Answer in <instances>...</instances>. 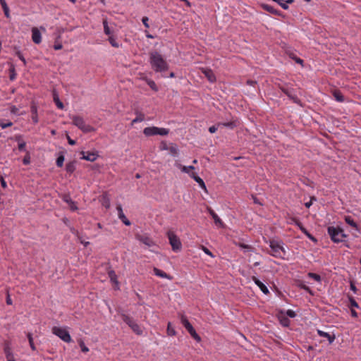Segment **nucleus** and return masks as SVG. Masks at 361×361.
Masks as SVG:
<instances>
[{
  "instance_id": "6ab92c4d",
  "label": "nucleus",
  "mask_w": 361,
  "mask_h": 361,
  "mask_svg": "<svg viewBox=\"0 0 361 361\" xmlns=\"http://www.w3.org/2000/svg\"><path fill=\"white\" fill-rule=\"evenodd\" d=\"M262 7L263 8V9L269 12L270 13H272V14H274V15H276L279 16H281L282 15L281 11L276 10L273 6H271L269 4H262Z\"/></svg>"
},
{
  "instance_id": "f3484780",
  "label": "nucleus",
  "mask_w": 361,
  "mask_h": 361,
  "mask_svg": "<svg viewBox=\"0 0 361 361\" xmlns=\"http://www.w3.org/2000/svg\"><path fill=\"white\" fill-rule=\"evenodd\" d=\"M63 200L66 202L67 204H68V205L70 206V208L72 211H75L78 209V207L76 206V204L74 201L72 200V199L71 198L70 195H63Z\"/></svg>"
},
{
  "instance_id": "c9c22d12",
  "label": "nucleus",
  "mask_w": 361,
  "mask_h": 361,
  "mask_svg": "<svg viewBox=\"0 0 361 361\" xmlns=\"http://www.w3.org/2000/svg\"><path fill=\"white\" fill-rule=\"evenodd\" d=\"M283 313H285L286 317H288L290 318H294L296 317V313L292 310H288L286 312H283V311L281 312V314H283Z\"/></svg>"
},
{
  "instance_id": "473e14b6",
  "label": "nucleus",
  "mask_w": 361,
  "mask_h": 361,
  "mask_svg": "<svg viewBox=\"0 0 361 361\" xmlns=\"http://www.w3.org/2000/svg\"><path fill=\"white\" fill-rule=\"evenodd\" d=\"M78 344H79V346L80 347V349H81V351L82 353H87L89 352V348L85 345V342L83 341V340L82 339H80L78 340Z\"/></svg>"
},
{
  "instance_id": "5fc2aeb1",
  "label": "nucleus",
  "mask_w": 361,
  "mask_h": 361,
  "mask_svg": "<svg viewBox=\"0 0 361 361\" xmlns=\"http://www.w3.org/2000/svg\"><path fill=\"white\" fill-rule=\"evenodd\" d=\"M219 127V126H218V125H217V126H210V127L209 128V133H216Z\"/></svg>"
},
{
  "instance_id": "72a5a7b5",
  "label": "nucleus",
  "mask_w": 361,
  "mask_h": 361,
  "mask_svg": "<svg viewBox=\"0 0 361 361\" xmlns=\"http://www.w3.org/2000/svg\"><path fill=\"white\" fill-rule=\"evenodd\" d=\"M108 274H109V276L111 279V281L114 283H116V284H118V281H117V276L115 273L114 271L113 270H111L108 272Z\"/></svg>"
},
{
  "instance_id": "e433bc0d",
  "label": "nucleus",
  "mask_w": 361,
  "mask_h": 361,
  "mask_svg": "<svg viewBox=\"0 0 361 361\" xmlns=\"http://www.w3.org/2000/svg\"><path fill=\"white\" fill-rule=\"evenodd\" d=\"M147 85L150 87L152 90H153L155 92L158 91L157 85H156L155 82L152 80H148L147 81Z\"/></svg>"
},
{
  "instance_id": "f03ea898",
  "label": "nucleus",
  "mask_w": 361,
  "mask_h": 361,
  "mask_svg": "<svg viewBox=\"0 0 361 361\" xmlns=\"http://www.w3.org/2000/svg\"><path fill=\"white\" fill-rule=\"evenodd\" d=\"M269 245L271 248L269 254L276 258H284L286 250L283 247V243L281 240H271L269 241Z\"/></svg>"
},
{
  "instance_id": "a19ab883",
  "label": "nucleus",
  "mask_w": 361,
  "mask_h": 361,
  "mask_svg": "<svg viewBox=\"0 0 361 361\" xmlns=\"http://www.w3.org/2000/svg\"><path fill=\"white\" fill-rule=\"evenodd\" d=\"M189 334L195 340H196L198 342L200 341V336L196 333L194 328L191 330V331L189 332Z\"/></svg>"
},
{
  "instance_id": "4d7b16f0",
  "label": "nucleus",
  "mask_w": 361,
  "mask_h": 361,
  "mask_svg": "<svg viewBox=\"0 0 361 361\" xmlns=\"http://www.w3.org/2000/svg\"><path fill=\"white\" fill-rule=\"evenodd\" d=\"M23 162L25 165H27L30 164V157L29 155L26 156L24 157L23 160Z\"/></svg>"
},
{
  "instance_id": "ea45409f",
  "label": "nucleus",
  "mask_w": 361,
  "mask_h": 361,
  "mask_svg": "<svg viewBox=\"0 0 361 361\" xmlns=\"http://www.w3.org/2000/svg\"><path fill=\"white\" fill-rule=\"evenodd\" d=\"M109 42L111 45L114 47H119V44L116 42V39L113 36H109Z\"/></svg>"
},
{
  "instance_id": "4468645a",
  "label": "nucleus",
  "mask_w": 361,
  "mask_h": 361,
  "mask_svg": "<svg viewBox=\"0 0 361 361\" xmlns=\"http://www.w3.org/2000/svg\"><path fill=\"white\" fill-rule=\"evenodd\" d=\"M82 157L81 159L90 161H94L97 159L98 157V154L94 152H82Z\"/></svg>"
},
{
  "instance_id": "393cba45",
  "label": "nucleus",
  "mask_w": 361,
  "mask_h": 361,
  "mask_svg": "<svg viewBox=\"0 0 361 361\" xmlns=\"http://www.w3.org/2000/svg\"><path fill=\"white\" fill-rule=\"evenodd\" d=\"M344 220L346 224L354 228L355 230H358L357 224L354 221L353 218L350 216H345Z\"/></svg>"
},
{
  "instance_id": "0e129e2a",
  "label": "nucleus",
  "mask_w": 361,
  "mask_h": 361,
  "mask_svg": "<svg viewBox=\"0 0 361 361\" xmlns=\"http://www.w3.org/2000/svg\"><path fill=\"white\" fill-rule=\"evenodd\" d=\"M0 3H1V5L3 9H6V8H8L5 0H0Z\"/></svg>"
},
{
  "instance_id": "b1692460",
  "label": "nucleus",
  "mask_w": 361,
  "mask_h": 361,
  "mask_svg": "<svg viewBox=\"0 0 361 361\" xmlns=\"http://www.w3.org/2000/svg\"><path fill=\"white\" fill-rule=\"evenodd\" d=\"M53 100H54L55 104L56 105V106L59 109H63L64 105L61 102V100L59 99V94H58V93L56 91H54V92H53Z\"/></svg>"
},
{
  "instance_id": "a18cd8bd",
  "label": "nucleus",
  "mask_w": 361,
  "mask_h": 361,
  "mask_svg": "<svg viewBox=\"0 0 361 361\" xmlns=\"http://www.w3.org/2000/svg\"><path fill=\"white\" fill-rule=\"evenodd\" d=\"M300 230L302 231L303 233L306 235L310 240L313 241H317L316 238H314L305 228L300 226Z\"/></svg>"
},
{
  "instance_id": "ddd939ff",
  "label": "nucleus",
  "mask_w": 361,
  "mask_h": 361,
  "mask_svg": "<svg viewBox=\"0 0 361 361\" xmlns=\"http://www.w3.org/2000/svg\"><path fill=\"white\" fill-rule=\"evenodd\" d=\"M252 280L259 288V289L264 294L267 295L269 293V290L267 286L262 281H260L257 277L252 276Z\"/></svg>"
},
{
  "instance_id": "2eb2a0df",
  "label": "nucleus",
  "mask_w": 361,
  "mask_h": 361,
  "mask_svg": "<svg viewBox=\"0 0 361 361\" xmlns=\"http://www.w3.org/2000/svg\"><path fill=\"white\" fill-rule=\"evenodd\" d=\"M189 176L192 178L195 181H196L201 188L204 190L207 189L204 180L200 177H199L195 173L192 172L191 173H189Z\"/></svg>"
},
{
  "instance_id": "8fccbe9b",
  "label": "nucleus",
  "mask_w": 361,
  "mask_h": 361,
  "mask_svg": "<svg viewBox=\"0 0 361 361\" xmlns=\"http://www.w3.org/2000/svg\"><path fill=\"white\" fill-rule=\"evenodd\" d=\"M283 92L288 97L292 99L295 103L298 102V98L292 95V94L288 90H284Z\"/></svg>"
},
{
  "instance_id": "9b49d317",
  "label": "nucleus",
  "mask_w": 361,
  "mask_h": 361,
  "mask_svg": "<svg viewBox=\"0 0 361 361\" xmlns=\"http://www.w3.org/2000/svg\"><path fill=\"white\" fill-rule=\"evenodd\" d=\"M207 212L213 218L214 221L216 226L221 228L224 227L223 221L212 208L207 207Z\"/></svg>"
},
{
  "instance_id": "3c124183",
  "label": "nucleus",
  "mask_w": 361,
  "mask_h": 361,
  "mask_svg": "<svg viewBox=\"0 0 361 361\" xmlns=\"http://www.w3.org/2000/svg\"><path fill=\"white\" fill-rule=\"evenodd\" d=\"M239 247L240 248L245 250V251H250L252 249L250 245H245V244H243V243H240L239 244Z\"/></svg>"
},
{
  "instance_id": "bb28decb",
  "label": "nucleus",
  "mask_w": 361,
  "mask_h": 361,
  "mask_svg": "<svg viewBox=\"0 0 361 361\" xmlns=\"http://www.w3.org/2000/svg\"><path fill=\"white\" fill-rule=\"evenodd\" d=\"M135 114L136 117L132 121V125H133L134 123L142 122L145 120V115L142 113L140 111H136Z\"/></svg>"
},
{
  "instance_id": "9d476101",
  "label": "nucleus",
  "mask_w": 361,
  "mask_h": 361,
  "mask_svg": "<svg viewBox=\"0 0 361 361\" xmlns=\"http://www.w3.org/2000/svg\"><path fill=\"white\" fill-rule=\"evenodd\" d=\"M4 352L6 355L7 361H16L14 355L13 353L11 343L10 341H5L4 344Z\"/></svg>"
},
{
  "instance_id": "49530a36",
  "label": "nucleus",
  "mask_w": 361,
  "mask_h": 361,
  "mask_svg": "<svg viewBox=\"0 0 361 361\" xmlns=\"http://www.w3.org/2000/svg\"><path fill=\"white\" fill-rule=\"evenodd\" d=\"M13 125V123L11 121L4 122V121L1 120L0 121V126L4 129L7 127H10Z\"/></svg>"
},
{
  "instance_id": "0eeeda50",
  "label": "nucleus",
  "mask_w": 361,
  "mask_h": 361,
  "mask_svg": "<svg viewBox=\"0 0 361 361\" xmlns=\"http://www.w3.org/2000/svg\"><path fill=\"white\" fill-rule=\"evenodd\" d=\"M52 333L66 343H71L72 338L66 327L54 326Z\"/></svg>"
},
{
  "instance_id": "4be33fe9",
  "label": "nucleus",
  "mask_w": 361,
  "mask_h": 361,
  "mask_svg": "<svg viewBox=\"0 0 361 361\" xmlns=\"http://www.w3.org/2000/svg\"><path fill=\"white\" fill-rule=\"evenodd\" d=\"M180 322L183 325V326L185 328V329L188 331H191V330L193 329V326L192 324L189 322L187 317L184 315H181L180 317Z\"/></svg>"
},
{
  "instance_id": "69168bd1",
  "label": "nucleus",
  "mask_w": 361,
  "mask_h": 361,
  "mask_svg": "<svg viewBox=\"0 0 361 361\" xmlns=\"http://www.w3.org/2000/svg\"><path fill=\"white\" fill-rule=\"evenodd\" d=\"M6 304L9 305H12V300L9 294H8L6 297Z\"/></svg>"
},
{
  "instance_id": "f704fd0d",
  "label": "nucleus",
  "mask_w": 361,
  "mask_h": 361,
  "mask_svg": "<svg viewBox=\"0 0 361 361\" xmlns=\"http://www.w3.org/2000/svg\"><path fill=\"white\" fill-rule=\"evenodd\" d=\"M307 276L309 278L312 279L317 282L320 283L322 281L321 276L317 274L310 272Z\"/></svg>"
},
{
  "instance_id": "f257e3e1",
  "label": "nucleus",
  "mask_w": 361,
  "mask_h": 361,
  "mask_svg": "<svg viewBox=\"0 0 361 361\" xmlns=\"http://www.w3.org/2000/svg\"><path fill=\"white\" fill-rule=\"evenodd\" d=\"M149 64L152 68L157 73H163L169 69V64L158 51L149 53Z\"/></svg>"
},
{
  "instance_id": "cd10ccee",
  "label": "nucleus",
  "mask_w": 361,
  "mask_h": 361,
  "mask_svg": "<svg viewBox=\"0 0 361 361\" xmlns=\"http://www.w3.org/2000/svg\"><path fill=\"white\" fill-rule=\"evenodd\" d=\"M66 170L69 173H73L75 170V163L74 161L67 163L66 165Z\"/></svg>"
},
{
  "instance_id": "603ef678",
  "label": "nucleus",
  "mask_w": 361,
  "mask_h": 361,
  "mask_svg": "<svg viewBox=\"0 0 361 361\" xmlns=\"http://www.w3.org/2000/svg\"><path fill=\"white\" fill-rule=\"evenodd\" d=\"M148 21H149L148 17L145 16V17H143L142 19V22L143 25H145V27L146 28H149V27Z\"/></svg>"
},
{
  "instance_id": "774afa93",
  "label": "nucleus",
  "mask_w": 361,
  "mask_h": 361,
  "mask_svg": "<svg viewBox=\"0 0 361 361\" xmlns=\"http://www.w3.org/2000/svg\"><path fill=\"white\" fill-rule=\"evenodd\" d=\"M350 290H353L354 293H356L357 291V288L355 285L353 283H350Z\"/></svg>"
},
{
  "instance_id": "1a4fd4ad",
  "label": "nucleus",
  "mask_w": 361,
  "mask_h": 361,
  "mask_svg": "<svg viewBox=\"0 0 361 361\" xmlns=\"http://www.w3.org/2000/svg\"><path fill=\"white\" fill-rule=\"evenodd\" d=\"M40 30L43 32H46V29L41 26L39 28L36 27H33L31 30L32 32V39L34 43L39 44L42 42V35L40 32Z\"/></svg>"
},
{
  "instance_id": "7ed1b4c3",
  "label": "nucleus",
  "mask_w": 361,
  "mask_h": 361,
  "mask_svg": "<svg viewBox=\"0 0 361 361\" xmlns=\"http://www.w3.org/2000/svg\"><path fill=\"white\" fill-rule=\"evenodd\" d=\"M328 234L334 243H341L344 241L347 235L344 233L343 229L339 227L329 226L328 227Z\"/></svg>"
},
{
  "instance_id": "58836bf2",
  "label": "nucleus",
  "mask_w": 361,
  "mask_h": 361,
  "mask_svg": "<svg viewBox=\"0 0 361 361\" xmlns=\"http://www.w3.org/2000/svg\"><path fill=\"white\" fill-rule=\"evenodd\" d=\"M27 338H28L29 343H30L31 349L32 350H35L36 348H35V344H34V342H33V338H32V334L28 333L27 334Z\"/></svg>"
},
{
  "instance_id": "79ce46f5",
  "label": "nucleus",
  "mask_w": 361,
  "mask_h": 361,
  "mask_svg": "<svg viewBox=\"0 0 361 361\" xmlns=\"http://www.w3.org/2000/svg\"><path fill=\"white\" fill-rule=\"evenodd\" d=\"M189 334L195 340H196L198 342L200 341V336L196 333L194 328L191 330V331L189 332Z\"/></svg>"
},
{
  "instance_id": "bf43d9fd",
  "label": "nucleus",
  "mask_w": 361,
  "mask_h": 361,
  "mask_svg": "<svg viewBox=\"0 0 361 361\" xmlns=\"http://www.w3.org/2000/svg\"><path fill=\"white\" fill-rule=\"evenodd\" d=\"M71 231L77 238H80V233L78 232V231L75 230L74 228H71Z\"/></svg>"
},
{
  "instance_id": "13d9d810",
  "label": "nucleus",
  "mask_w": 361,
  "mask_h": 361,
  "mask_svg": "<svg viewBox=\"0 0 361 361\" xmlns=\"http://www.w3.org/2000/svg\"><path fill=\"white\" fill-rule=\"evenodd\" d=\"M18 108H17L16 106H12L11 108V113L13 114H18Z\"/></svg>"
},
{
  "instance_id": "aec40b11",
  "label": "nucleus",
  "mask_w": 361,
  "mask_h": 361,
  "mask_svg": "<svg viewBox=\"0 0 361 361\" xmlns=\"http://www.w3.org/2000/svg\"><path fill=\"white\" fill-rule=\"evenodd\" d=\"M317 334L321 337L326 338L329 341V343L331 344L334 340H335V336L334 335H330L329 333L323 331L322 330L318 329Z\"/></svg>"
},
{
  "instance_id": "e2e57ef3",
  "label": "nucleus",
  "mask_w": 361,
  "mask_h": 361,
  "mask_svg": "<svg viewBox=\"0 0 361 361\" xmlns=\"http://www.w3.org/2000/svg\"><path fill=\"white\" fill-rule=\"evenodd\" d=\"M0 180H1V186L4 188H6L7 187V184H6V182L5 181V180L4 179V178L2 176H1L0 178Z\"/></svg>"
},
{
  "instance_id": "37998d69",
  "label": "nucleus",
  "mask_w": 361,
  "mask_h": 361,
  "mask_svg": "<svg viewBox=\"0 0 361 361\" xmlns=\"http://www.w3.org/2000/svg\"><path fill=\"white\" fill-rule=\"evenodd\" d=\"M194 169H195V167L193 166H184L181 168V171L183 173H188L189 175V173H192V172H190V170H194Z\"/></svg>"
},
{
  "instance_id": "2f4dec72",
  "label": "nucleus",
  "mask_w": 361,
  "mask_h": 361,
  "mask_svg": "<svg viewBox=\"0 0 361 361\" xmlns=\"http://www.w3.org/2000/svg\"><path fill=\"white\" fill-rule=\"evenodd\" d=\"M218 126H225L232 129L236 126V124L234 121H229L225 123H219Z\"/></svg>"
},
{
  "instance_id": "de8ad7c7",
  "label": "nucleus",
  "mask_w": 361,
  "mask_h": 361,
  "mask_svg": "<svg viewBox=\"0 0 361 361\" xmlns=\"http://www.w3.org/2000/svg\"><path fill=\"white\" fill-rule=\"evenodd\" d=\"M349 301H350V307L351 309H353V307H356V308H358L359 307V305L357 304V302L355 300V299L353 298H349Z\"/></svg>"
},
{
  "instance_id": "412c9836",
  "label": "nucleus",
  "mask_w": 361,
  "mask_h": 361,
  "mask_svg": "<svg viewBox=\"0 0 361 361\" xmlns=\"http://www.w3.org/2000/svg\"><path fill=\"white\" fill-rule=\"evenodd\" d=\"M202 73L210 82L216 81V77L211 69H204Z\"/></svg>"
},
{
  "instance_id": "20e7f679",
  "label": "nucleus",
  "mask_w": 361,
  "mask_h": 361,
  "mask_svg": "<svg viewBox=\"0 0 361 361\" xmlns=\"http://www.w3.org/2000/svg\"><path fill=\"white\" fill-rule=\"evenodd\" d=\"M73 124L77 126L83 133H87L94 131V128L90 125L86 123L83 118L79 116H73L71 117Z\"/></svg>"
},
{
  "instance_id": "864d4df0",
  "label": "nucleus",
  "mask_w": 361,
  "mask_h": 361,
  "mask_svg": "<svg viewBox=\"0 0 361 361\" xmlns=\"http://www.w3.org/2000/svg\"><path fill=\"white\" fill-rule=\"evenodd\" d=\"M10 72H11V74H10V79L11 80H13L15 78H16V73H15V68L14 67H12L11 69H10Z\"/></svg>"
},
{
  "instance_id": "c756f323",
  "label": "nucleus",
  "mask_w": 361,
  "mask_h": 361,
  "mask_svg": "<svg viewBox=\"0 0 361 361\" xmlns=\"http://www.w3.org/2000/svg\"><path fill=\"white\" fill-rule=\"evenodd\" d=\"M104 32L109 36H111L112 31L109 27L108 22L106 20H103Z\"/></svg>"
},
{
  "instance_id": "c85d7f7f",
  "label": "nucleus",
  "mask_w": 361,
  "mask_h": 361,
  "mask_svg": "<svg viewBox=\"0 0 361 361\" xmlns=\"http://www.w3.org/2000/svg\"><path fill=\"white\" fill-rule=\"evenodd\" d=\"M279 320H280L281 324L283 326H288L290 323V321L289 320V319L287 317H286L285 315L280 316Z\"/></svg>"
},
{
  "instance_id": "f8f14e48",
  "label": "nucleus",
  "mask_w": 361,
  "mask_h": 361,
  "mask_svg": "<svg viewBox=\"0 0 361 361\" xmlns=\"http://www.w3.org/2000/svg\"><path fill=\"white\" fill-rule=\"evenodd\" d=\"M118 211V216L119 219L126 226H130L131 224L130 221L126 218V215L123 212V209L121 204H118L116 207Z\"/></svg>"
},
{
  "instance_id": "09e8293b",
  "label": "nucleus",
  "mask_w": 361,
  "mask_h": 361,
  "mask_svg": "<svg viewBox=\"0 0 361 361\" xmlns=\"http://www.w3.org/2000/svg\"><path fill=\"white\" fill-rule=\"evenodd\" d=\"M16 55L19 58L20 61L25 65L26 61L20 51H16Z\"/></svg>"
},
{
  "instance_id": "6e6552de",
  "label": "nucleus",
  "mask_w": 361,
  "mask_h": 361,
  "mask_svg": "<svg viewBox=\"0 0 361 361\" xmlns=\"http://www.w3.org/2000/svg\"><path fill=\"white\" fill-rule=\"evenodd\" d=\"M122 319L137 335H142L143 334L142 327L130 316L122 314Z\"/></svg>"
},
{
  "instance_id": "338daca9",
  "label": "nucleus",
  "mask_w": 361,
  "mask_h": 361,
  "mask_svg": "<svg viewBox=\"0 0 361 361\" xmlns=\"http://www.w3.org/2000/svg\"><path fill=\"white\" fill-rule=\"evenodd\" d=\"M350 314H351V316L353 317H357V312L353 310V309H351L350 310Z\"/></svg>"
},
{
  "instance_id": "423d86ee",
  "label": "nucleus",
  "mask_w": 361,
  "mask_h": 361,
  "mask_svg": "<svg viewBox=\"0 0 361 361\" xmlns=\"http://www.w3.org/2000/svg\"><path fill=\"white\" fill-rule=\"evenodd\" d=\"M166 235L172 250L175 252H180L182 249V243L178 235L171 231H168Z\"/></svg>"
},
{
  "instance_id": "680f3d73",
  "label": "nucleus",
  "mask_w": 361,
  "mask_h": 361,
  "mask_svg": "<svg viewBox=\"0 0 361 361\" xmlns=\"http://www.w3.org/2000/svg\"><path fill=\"white\" fill-rule=\"evenodd\" d=\"M63 47L62 44L61 43H55L54 45V49L55 50H60Z\"/></svg>"
},
{
  "instance_id": "5701e85b",
  "label": "nucleus",
  "mask_w": 361,
  "mask_h": 361,
  "mask_svg": "<svg viewBox=\"0 0 361 361\" xmlns=\"http://www.w3.org/2000/svg\"><path fill=\"white\" fill-rule=\"evenodd\" d=\"M153 272L157 276H159V277H161L163 279H167L169 280H171L172 279L169 274H167L166 272H164V271H162L158 268L154 267L153 269Z\"/></svg>"
},
{
  "instance_id": "6e6d98bb",
  "label": "nucleus",
  "mask_w": 361,
  "mask_h": 361,
  "mask_svg": "<svg viewBox=\"0 0 361 361\" xmlns=\"http://www.w3.org/2000/svg\"><path fill=\"white\" fill-rule=\"evenodd\" d=\"M202 250L204 251V252L205 254H207V255L211 256V257H213V255H212V252H211L208 248H207L206 247L202 246Z\"/></svg>"
},
{
  "instance_id": "7c9ffc66",
  "label": "nucleus",
  "mask_w": 361,
  "mask_h": 361,
  "mask_svg": "<svg viewBox=\"0 0 361 361\" xmlns=\"http://www.w3.org/2000/svg\"><path fill=\"white\" fill-rule=\"evenodd\" d=\"M334 97L337 102H344V97L342 94V93L339 91H335L334 92Z\"/></svg>"
},
{
  "instance_id": "39448f33",
  "label": "nucleus",
  "mask_w": 361,
  "mask_h": 361,
  "mask_svg": "<svg viewBox=\"0 0 361 361\" xmlns=\"http://www.w3.org/2000/svg\"><path fill=\"white\" fill-rule=\"evenodd\" d=\"M143 133L147 137L154 135L166 136L169 133V129L165 128H159L156 126L147 127L144 128Z\"/></svg>"
},
{
  "instance_id": "052dcab7",
  "label": "nucleus",
  "mask_w": 361,
  "mask_h": 361,
  "mask_svg": "<svg viewBox=\"0 0 361 361\" xmlns=\"http://www.w3.org/2000/svg\"><path fill=\"white\" fill-rule=\"evenodd\" d=\"M291 58L293 59H294L297 63H299V64H301V65L303 63V60L300 59V58L295 57L293 56H291Z\"/></svg>"
},
{
  "instance_id": "a211bd4d",
  "label": "nucleus",
  "mask_w": 361,
  "mask_h": 361,
  "mask_svg": "<svg viewBox=\"0 0 361 361\" xmlns=\"http://www.w3.org/2000/svg\"><path fill=\"white\" fill-rule=\"evenodd\" d=\"M138 240L142 242L143 244L146 245L148 247H152L155 245L154 242L150 238L147 236L140 235L137 237Z\"/></svg>"
},
{
  "instance_id": "dca6fc26",
  "label": "nucleus",
  "mask_w": 361,
  "mask_h": 361,
  "mask_svg": "<svg viewBox=\"0 0 361 361\" xmlns=\"http://www.w3.org/2000/svg\"><path fill=\"white\" fill-rule=\"evenodd\" d=\"M30 111L32 114V121L36 124L39 122L38 115H37V106L35 104L32 103L30 106Z\"/></svg>"
},
{
  "instance_id": "c03bdc74",
  "label": "nucleus",
  "mask_w": 361,
  "mask_h": 361,
  "mask_svg": "<svg viewBox=\"0 0 361 361\" xmlns=\"http://www.w3.org/2000/svg\"><path fill=\"white\" fill-rule=\"evenodd\" d=\"M272 1L279 4L281 6V8H283L284 10H287L289 8L288 5H287L286 3H285V1H283V0H272Z\"/></svg>"
},
{
  "instance_id": "a878e982",
  "label": "nucleus",
  "mask_w": 361,
  "mask_h": 361,
  "mask_svg": "<svg viewBox=\"0 0 361 361\" xmlns=\"http://www.w3.org/2000/svg\"><path fill=\"white\" fill-rule=\"evenodd\" d=\"M15 140L18 142V149L20 151H25L26 143L22 140V135H16Z\"/></svg>"
},
{
  "instance_id": "4c0bfd02",
  "label": "nucleus",
  "mask_w": 361,
  "mask_h": 361,
  "mask_svg": "<svg viewBox=\"0 0 361 361\" xmlns=\"http://www.w3.org/2000/svg\"><path fill=\"white\" fill-rule=\"evenodd\" d=\"M64 156L63 155H60L58 157V158L56 159V166L58 167H62L63 165V161H64Z\"/></svg>"
}]
</instances>
